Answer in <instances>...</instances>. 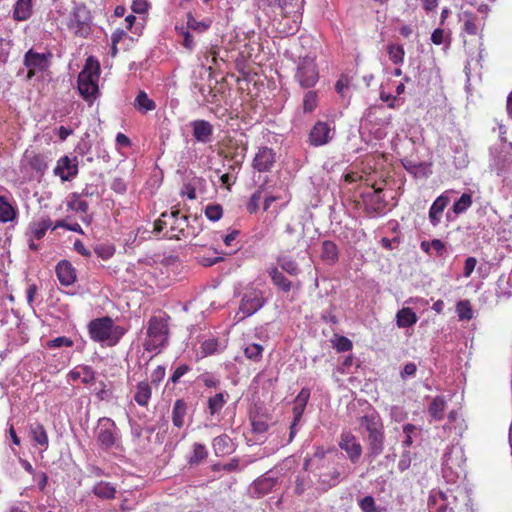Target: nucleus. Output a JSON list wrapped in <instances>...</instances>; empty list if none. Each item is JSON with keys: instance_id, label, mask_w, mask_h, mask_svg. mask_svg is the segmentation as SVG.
Wrapping results in <instances>:
<instances>
[{"instance_id": "64", "label": "nucleus", "mask_w": 512, "mask_h": 512, "mask_svg": "<svg viewBox=\"0 0 512 512\" xmlns=\"http://www.w3.org/2000/svg\"><path fill=\"white\" fill-rule=\"evenodd\" d=\"M431 41L435 45H441L444 42V30L436 28L431 34Z\"/></svg>"}, {"instance_id": "21", "label": "nucleus", "mask_w": 512, "mask_h": 512, "mask_svg": "<svg viewBox=\"0 0 512 512\" xmlns=\"http://www.w3.org/2000/svg\"><path fill=\"white\" fill-rule=\"evenodd\" d=\"M96 373L91 366L79 365L68 373V377L73 381L80 380L83 384H93L96 380Z\"/></svg>"}, {"instance_id": "41", "label": "nucleus", "mask_w": 512, "mask_h": 512, "mask_svg": "<svg viewBox=\"0 0 512 512\" xmlns=\"http://www.w3.org/2000/svg\"><path fill=\"white\" fill-rule=\"evenodd\" d=\"M319 478L323 484L334 487L340 482L341 473L337 468H332V470L320 473Z\"/></svg>"}, {"instance_id": "56", "label": "nucleus", "mask_w": 512, "mask_h": 512, "mask_svg": "<svg viewBox=\"0 0 512 512\" xmlns=\"http://www.w3.org/2000/svg\"><path fill=\"white\" fill-rule=\"evenodd\" d=\"M352 342L345 336H340L337 338V342L335 344V348L338 352H347L352 349Z\"/></svg>"}, {"instance_id": "4", "label": "nucleus", "mask_w": 512, "mask_h": 512, "mask_svg": "<svg viewBox=\"0 0 512 512\" xmlns=\"http://www.w3.org/2000/svg\"><path fill=\"white\" fill-rule=\"evenodd\" d=\"M100 76V63L93 56L86 59L85 66L78 75V90L81 96L92 103L98 95V80Z\"/></svg>"}, {"instance_id": "15", "label": "nucleus", "mask_w": 512, "mask_h": 512, "mask_svg": "<svg viewBox=\"0 0 512 512\" xmlns=\"http://www.w3.org/2000/svg\"><path fill=\"white\" fill-rule=\"evenodd\" d=\"M373 191L363 195L366 211L370 213H382L386 208V201L382 195V188L372 185Z\"/></svg>"}, {"instance_id": "32", "label": "nucleus", "mask_w": 512, "mask_h": 512, "mask_svg": "<svg viewBox=\"0 0 512 512\" xmlns=\"http://www.w3.org/2000/svg\"><path fill=\"white\" fill-rule=\"evenodd\" d=\"M339 252L337 245L331 240H325L322 243L321 259L329 264H335L338 261Z\"/></svg>"}, {"instance_id": "20", "label": "nucleus", "mask_w": 512, "mask_h": 512, "mask_svg": "<svg viewBox=\"0 0 512 512\" xmlns=\"http://www.w3.org/2000/svg\"><path fill=\"white\" fill-rule=\"evenodd\" d=\"M302 238L303 230H298L295 226L287 224L281 241L286 251H292L298 247Z\"/></svg>"}, {"instance_id": "55", "label": "nucleus", "mask_w": 512, "mask_h": 512, "mask_svg": "<svg viewBox=\"0 0 512 512\" xmlns=\"http://www.w3.org/2000/svg\"><path fill=\"white\" fill-rule=\"evenodd\" d=\"M65 228L69 231L83 233L81 226L78 223L69 224L65 220H57L52 227V230H56L57 228Z\"/></svg>"}, {"instance_id": "1", "label": "nucleus", "mask_w": 512, "mask_h": 512, "mask_svg": "<svg viewBox=\"0 0 512 512\" xmlns=\"http://www.w3.org/2000/svg\"><path fill=\"white\" fill-rule=\"evenodd\" d=\"M203 230L200 217H190L180 213L179 205L171 208L170 212H163L154 222L153 232L162 234L169 240H188L197 237Z\"/></svg>"}, {"instance_id": "13", "label": "nucleus", "mask_w": 512, "mask_h": 512, "mask_svg": "<svg viewBox=\"0 0 512 512\" xmlns=\"http://www.w3.org/2000/svg\"><path fill=\"white\" fill-rule=\"evenodd\" d=\"M276 152L267 146H262L256 152L252 161V167L262 173L270 172L276 163Z\"/></svg>"}, {"instance_id": "51", "label": "nucleus", "mask_w": 512, "mask_h": 512, "mask_svg": "<svg viewBox=\"0 0 512 512\" xmlns=\"http://www.w3.org/2000/svg\"><path fill=\"white\" fill-rule=\"evenodd\" d=\"M218 348V341L214 338L205 340L201 345V353L203 356L214 354Z\"/></svg>"}, {"instance_id": "44", "label": "nucleus", "mask_w": 512, "mask_h": 512, "mask_svg": "<svg viewBox=\"0 0 512 512\" xmlns=\"http://www.w3.org/2000/svg\"><path fill=\"white\" fill-rule=\"evenodd\" d=\"M456 313L460 320H471L473 310L469 300H461L456 304Z\"/></svg>"}, {"instance_id": "9", "label": "nucleus", "mask_w": 512, "mask_h": 512, "mask_svg": "<svg viewBox=\"0 0 512 512\" xmlns=\"http://www.w3.org/2000/svg\"><path fill=\"white\" fill-rule=\"evenodd\" d=\"M51 53H38L32 49L24 55V65L28 68L27 79H32L37 72H43L49 68Z\"/></svg>"}, {"instance_id": "17", "label": "nucleus", "mask_w": 512, "mask_h": 512, "mask_svg": "<svg viewBox=\"0 0 512 512\" xmlns=\"http://www.w3.org/2000/svg\"><path fill=\"white\" fill-rule=\"evenodd\" d=\"M55 272L58 281L63 286H70L77 279L76 270L68 260H61L56 265Z\"/></svg>"}, {"instance_id": "35", "label": "nucleus", "mask_w": 512, "mask_h": 512, "mask_svg": "<svg viewBox=\"0 0 512 512\" xmlns=\"http://www.w3.org/2000/svg\"><path fill=\"white\" fill-rule=\"evenodd\" d=\"M386 51L389 56V60L395 65H401L405 59V49L403 45L396 43H389L386 46Z\"/></svg>"}, {"instance_id": "50", "label": "nucleus", "mask_w": 512, "mask_h": 512, "mask_svg": "<svg viewBox=\"0 0 512 512\" xmlns=\"http://www.w3.org/2000/svg\"><path fill=\"white\" fill-rule=\"evenodd\" d=\"M72 339L66 337V336H59L54 339H51L47 341L46 347L50 349H56L60 347H72L73 346Z\"/></svg>"}, {"instance_id": "2", "label": "nucleus", "mask_w": 512, "mask_h": 512, "mask_svg": "<svg viewBox=\"0 0 512 512\" xmlns=\"http://www.w3.org/2000/svg\"><path fill=\"white\" fill-rule=\"evenodd\" d=\"M359 425L363 427L368 433V458L373 461L384 450V425L378 413L373 412L361 416L359 419Z\"/></svg>"}, {"instance_id": "18", "label": "nucleus", "mask_w": 512, "mask_h": 512, "mask_svg": "<svg viewBox=\"0 0 512 512\" xmlns=\"http://www.w3.org/2000/svg\"><path fill=\"white\" fill-rule=\"evenodd\" d=\"M29 437L35 446H39L42 451L49 447V437L44 425L40 422H34L29 425Z\"/></svg>"}, {"instance_id": "49", "label": "nucleus", "mask_w": 512, "mask_h": 512, "mask_svg": "<svg viewBox=\"0 0 512 512\" xmlns=\"http://www.w3.org/2000/svg\"><path fill=\"white\" fill-rule=\"evenodd\" d=\"M204 213L209 220L215 222L222 218L223 208L220 204H208Z\"/></svg>"}, {"instance_id": "16", "label": "nucleus", "mask_w": 512, "mask_h": 512, "mask_svg": "<svg viewBox=\"0 0 512 512\" xmlns=\"http://www.w3.org/2000/svg\"><path fill=\"white\" fill-rule=\"evenodd\" d=\"M24 159L28 166L36 173L43 175L48 168V153L26 150Z\"/></svg>"}, {"instance_id": "52", "label": "nucleus", "mask_w": 512, "mask_h": 512, "mask_svg": "<svg viewBox=\"0 0 512 512\" xmlns=\"http://www.w3.org/2000/svg\"><path fill=\"white\" fill-rule=\"evenodd\" d=\"M165 375H166V368L163 365L157 366L151 373L150 384L157 386L164 379Z\"/></svg>"}, {"instance_id": "5", "label": "nucleus", "mask_w": 512, "mask_h": 512, "mask_svg": "<svg viewBox=\"0 0 512 512\" xmlns=\"http://www.w3.org/2000/svg\"><path fill=\"white\" fill-rule=\"evenodd\" d=\"M319 69L316 63V55L308 53L303 57H299L296 71L294 74L295 81L303 89L314 87L319 80Z\"/></svg>"}, {"instance_id": "40", "label": "nucleus", "mask_w": 512, "mask_h": 512, "mask_svg": "<svg viewBox=\"0 0 512 512\" xmlns=\"http://www.w3.org/2000/svg\"><path fill=\"white\" fill-rule=\"evenodd\" d=\"M226 404V399L224 393H216L214 396L208 399V410L210 415H215L219 413L224 405Z\"/></svg>"}, {"instance_id": "59", "label": "nucleus", "mask_w": 512, "mask_h": 512, "mask_svg": "<svg viewBox=\"0 0 512 512\" xmlns=\"http://www.w3.org/2000/svg\"><path fill=\"white\" fill-rule=\"evenodd\" d=\"M476 265H477V259L475 257L470 256V257L466 258L465 263H464L463 275L465 277H470L471 274L473 273Z\"/></svg>"}, {"instance_id": "57", "label": "nucleus", "mask_w": 512, "mask_h": 512, "mask_svg": "<svg viewBox=\"0 0 512 512\" xmlns=\"http://www.w3.org/2000/svg\"><path fill=\"white\" fill-rule=\"evenodd\" d=\"M379 98L381 101L387 103V106L390 109H396L398 107L397 96L391 95L390 93H387L385 91H380Z\"/></svg>"}, {"instance_id": "10", "label": "nucleus", "mask_w": 512, "mask_h": 512, "mask_svg": "<svg viewBox=\"0 0 512 512\" xmlns=\"http://www.w3.org/2000/svg\"><path fill=\"white\" fill-rule=\"evenodd\" d=\"M335 132V127L327 121H317L311 128L308 141L311 146L319 147L328 144Z\"/></svg>"}, {"instance_id": "54", "label": "nucleus", "mask_w": 512, "mask_h": 512, "mask_svg": "<svg viewBox=\"0 0 512 512\" xmlns=\"http://www.w3.org/2000/svg\"><path fill=\"white\" fill-rule=\"evenodd\" d=\"M191 370L190 366L187 364H180L172 373L170 377V381L173 384H176L179 382L182 376H184L187 372Z\"/></svg>"}, {"instance_id": "22", "label": "nucleus", "mask_w": 512, "mask_h": 512, "mask_svg": "<svg viewBox=\"0 0 512 512\" xmlns=\"http://www.w3.org/2000/svg\"><path fill=\"white\" fill-rule=\"evenodd\" d=\"M53 222L49 216H43L29 224L28 230L32 238L42 239L48 229H52Z\"/></svg>"}, {"instance_id": "12", "label": "nucleus", "mask_w": 512, "mask_h": 512, "mask_svg": "<svg viewBox=\"0 0 512 512\" xmlns=\"http://www.w3.org/2000/svg\"><path fill=\"white\" fill-rule=\"evenodd\" d=\"M339 447L346 452L352 463H357L362 455V446L356 436L350 431H344L340 435Z\"/></svg>"}, {"instance_id": "31", "label": "nucleus", "mask_w": 512, "mask_h": 512, "mask_svg": "<svg viewBox=\"0 0 512 512\" xmlns=\"http://www.w3.org/2000/svg\"><path fill=\"white\" fill-rule=\"evenodd\" d=\"M93 494L103 500H111L115 498L116 488L109 482L100 481L93 486Z\"/></svg>"}, {"instance_id": "48", "label": "nucleus", "mask_w": 512, "mask_h": 512, "mask_svg": "<svg viewBox=\"0 0 512 512\" xmlns=\"http://www.w3.org/2000/svg\"><path fill=\"white\" fill-rule=\"evenodd\" d=\"M359 508L362 512H381L380 508L376 505L375 499L368 495L358 501Z\"/></svg>"}, {"instance_id": "6", "label": "nucleus", "mask_w": 512, "mask_h": 512, "mask_svg": "<svg viewBox=\"0 0 512 512\" xmlns=\"http://www.w3.org/2000/svg\"><path fill=\"white\" fill-rule=\"evenodd\" d=\"M169 328L167 321L158 316H152L148 321L145 349L153 351L167 345Z\"/></svg>"}, {"instance_id": "7", "label": "nucleus", "mask_w": 512, "mask_h": 512, "mask_svg": "<svg viewBox=\"0 0 512 512\" xmlns=\"http://www.w3.org/2000/svg\"><path fill=\"white\" fill-rule=\"evenodd\" d=\"M92 16L84 4L76 5L70 15L68 29L76 36L87 38L92 31Z\"/></svg>"}, {"instance_id": "30", "label": "nucleus", "mask_w": 512, "mask_h": 512, "mask_svg": "<svg viewBox=\"0 0 512 512\" xmlns=\"http://www.w3.org/2000/svg\"><path fill=\"white\" fill-rule=\"evenodd\" d=\"M187 403L183 399H177L172 408V422L177 428L184 426V418L187 414Z\"/></svg>"}, {"instance_id": "47", "label": "nucleus", "mask_w": 512, "mask_h": 512, "mask_svg": "<svg viewBox=\"0 0 512 512\" xmlns=\"http://www.w3.org/2000/svg\"><path fill=\"white\" fill-rule=\"evenodd\" d=\"M69 209L77 212L86 214L88 212L89 205L87 201L82 200L79 196L73 195V198L68 202Z\"/></svg>"}, {"instance_id": "37", "label": "nucleus", "mask_w": 512, "mask_h": 512, "mask_svg": "<svg viewBox=\"0 0 512 512\" xmlns=\"http://www.w3.org/2000/svg\"><path fill=\"white\" fill-rule=\"evenodd\" d=\"M495 294L498 299L508 300L512 298L511 282L506 279L505 275H501L496 282Z\"/></svg>"}, {"instance_id": "43", "label": "nucleus", "mask_w": 512, "mask_h": 512, "mask_svg": "<svg viewBox=\"0 0 512 512\" xmlns=\"http://www.w3.org/2000/svg\"><path fill=\"white\" fill-rule=\"evenodd\" d=\"M264 348L262 345L257 343H252L246 346L244 349V354L247 359L259 362L262 359Z\"/></svg>"}, {"instance_id": "36", "label": "nucleus", "mask_w": 512, "mask_h": 512, "mask_svg": "<svg viewBox=\"0 0 512 512\" xmlns=\"http://www.w3.org/2000/svg\"><path fill=\"white\" fill-rule=\"evenodd\" d=\"M17 216V210L13 207L6 197L0 196V222L7 223L13 221Z\"/></svg>"}, {"instance_id": "58", "label": "nucleus", "mask_w": 512, "mask_h": 512, "mask_svg": "<svg viewBox=\"0 0 512 512\" xmlns=\"http://www.w3.org/2000/svg\"><path fill=\"white\" fill-rule=\"evenodd\" d=\"M149 3L147 0H133L131 9L137 14H143L148 11Z\"/></svg>"}, {"instance_id": "27", "label": "nucleus", "mask_w": 512, "mask_h": 512, "mask_svg": "<svg viewBox=\"0 0 512 512\" xmlns=\"http://www.w3.org/2000/svg\"><path fill=\"white\" fill-rule=\"evenodd\" d=\"M418 321L417 314L410 307L400 309L396 314V324L399 328H408Z\"/></svg>"}, {"instance_id": "28", "label": "nucleus", "mask_w": 512, "mask_h": 512, "mask_svg": "<svg viewBox=\"0 0 512 512\" xmlns=\"http://www.w3.org/2000/svg\"><path fill=\"white\" fill-rule=\"evenodd\" d=\"M212 446L216 456L228 455L233 451L232 440L226 434L215 437Z\"/></svg>"}, {"instance_id": "25", "label": "nucleus", "mask_w": 512, "mask_h": 512, "mask_svg": "<svg viewBox=\"0 0 512 512\" xmlns=\"http://www.w3.org/2000/svg\"><path fill=\"white\" fill-rule=\"evenodd\" d=\"M267 273L272 283L282 292L288 293L292 288V282L276 266L269 267Z\"/></svg>"}, {"instance_id": "11", "label": "nucleus", "mask_w": 512, "mask_h": 512, "mask_svg": "<svg viewBox=\"0 0 512 512\" xmlns=\"http://www.w3.org/2000/svg\"><path fill=\"white\" fill-rule=\"evenodd\" d=\"M116 424L110 418H100L97 428V441L104 450L112 448L116 442Z\"/></svg>"}, {"instance_id": "3", "label": "nucleus", "mask_w": 512, "mask_h": 512, "mask_svg": "<svg viewBox=\"0 0 512 512\" xmlns=\"http://www.w3.org/2000/svg\"><path fill=\"white\" fill-rule=\"evenodd\" d=\"M88 332L93 341L114 346L125 334V329L114 325L112 318L105 316L90 321Z\"/></svg>"}, {"instance_id": "33", "label": "nucleus", "mask_w": 512, "mask_h": 512, "mask_svg": "<svg viewBox=\"0 0 512 512\" xmlns=\"http://www.w3.org/2000/svg\"><path fill=\"white\" fill-rule=\"evenodd\" d=\"M134 107L142 114H146L156 109V103L150 99L145 91H139L134 101Z\"/></svg>"}, {"instance_id": "24", "label": "nucleus", "mask_w": 512, "mask_h": 512, "mask_svg": "<svg viewBox=\"0 0 512 512\" xmlns=\"http://www.w3.org/2000/svg\"><path fill=\"white\" fill-rule=\"evenodd\" d=\"M152 396V385L148 381H140L135 386L134 401L141 407H147Z\"/></svg>"}, {"instance_id": "38", "label": "nucleus", "mask_w": 512, "mask_h": 512, "mask_svg": "<svg viewBox=\"0 0 512 512\" xmlns=\"http://www.w3.org/2000/svg\"><path fill=\"white\" fill-rule=\"evenodd\" d=\"M319 103L318 92L315 90L307 91L303 96V111L304 113H312L316 110Z\"/></svg>"}, {"instance_id": "62", "label": "nucleus", "mask_w": 512, "mask_h": 512, "mask_svg": "<svg viewBox=\"0 0 512 512\" xmlns=\"http://www.w3.org/2000/svg\"><path fill=\"white\" fill-rule=\"evenodd\" d=\"M417 371V366L413 362H409L405 364L403 370L401 371V377L405 379L406 377L415 376Z\"/></svg>"}, {"instance_id": "60", "label": "nucleus", "mask_w": 512, "mask_h": 512, "mask_svg": "<svg viewBox=\"0 0 512 512\" xmlns=\"http://www.w3.org/2000/svg\"><path fill=\"white\" fill-rule=\"evenodd\" d=\"M221 260H222V257H219V256H214V257L199 256V257H197L198 263L205 267L212 266Z\"/></svg>"}, {"instance_id": "53", "label": "nucleus", "mask_w": 512, "mask_h": 512, "mask_svg": "<svg viewBox=\"0 0 512 512\" xmlns=\"http://www.w3.org/2000/svg\"><path fill=\"white\" fill-rule=\"evenodd\" d=\"M95 253L99 258L108 260L114 255L115 249L113 246L102 245L95 248Z\"/></svg>"}, {"instance_id": "26", "label": "nucleus", "mask_w": 512, "mask_h": 512, "mask_svg": "<svg viewBox=\"0 0 512 512\" xmlns=\"http://www.w3.org/2000/svg\"><path fill=\"white\" fill-rule=\"evenodd\" d=\"M33 13L32 0H17L13 8V19L21 22L28 20Z\"/></svg>"}, {"instance_id": "42", "label": "nucleus", "mask_w": 512, "mask_h": 512, "mask_svg": "<svg viewBox=\"0 0 512 512\" xmlns=\"http://www.w3.org/2000/svg\"><path fill=\"white\" fill-rule=\"evenodd\" d=\"M472 196L468 193H463L461 197L453 204L452 210L456 215L462 214L468 210L472 205Z\"/></svg>"}, {"instance_id": "14", "label": "nucleus", "mask_w": 512, "mask_h": 512, "mask_svg": "<svg viewBox=\"0 0 512 512\" xmlns=\"http://www.w3.org/2000/svg\"><path fill=\"white\" fill-rule=\"evenodd\" d=\"M54 174L59 176L62 181H71L78 174L77 157L73 159L66 155L61 157L54 168Z\"/></svg>"}, {"instance_id": "45", "label": "nucleus", "mask_w": 512, "mask_h": 512, "mask_svg": "<svg viewBox=\"0 0 512 512\" xmlns=\"http://www.w3.org/2000/svg\"><path fill=\"white\" fill-rule=\"evenodd\" d=\"M208 456L207 449L205 445L201 443H195L193 445V454L189 459L190 464H199L203 460H205Z\"/></svg>"}, {"instance_id": "29", "label": "nucleus", "mask_w": 512, "mask_h": 512, "mask_svg": "<svg viewBox=\"0 0 512 512\" xmlns=\"http://www.w3.org/2000/svg\"><path fill=\"white\" fill-rule=\"evenodd\" d=\"M464 23L462 31L470 36H477L480 32L479 18L471 11L463 12Z\"/></svg>"}, {"instance_id": "23", "label": "nucleus", "mask_w": 512, "mask_h": 512, "mask_svg": "<svg viewBox=\"0 0 512 512\" xmlns=\"http://www.w3.org/2000/svg\"><path fill=\"white\" fill-rule=\"evenodd\" d=\"M449 203V198L444 195H440L436 198L429 209V220L432 226L436 227L441 223L442 215Z\"/></svg>"}, {"instance_id": "34", "label": "nucleus", "mask_w": 512, "mask_h": 512, "mask_svg": "<svg viewBox=\"0 0 512 512\" xmlns=\"http://www.w3.org/2000/svg\"><path fill=\"white\" fill-rule=\"evenodd\" d=\"M446 408V400L443 396H436L432 399L428 407L429 415L436 421H440L444 418V412Z\"/></svg>"}, {"instance_id": "8", "label": "nucleus", "mask_w": 512, "mask_h": 512, "mask_svg": "<svg viewBox=\"0 0 512 512\" xmlns=\"http://www.w3.org/2000/svg\"><path fill=\"white\" fill-rule=\"evenodd\" d=\"M265 303L266 299L261 290L247 289L241 299L237 315L241 314L240 319H245L260 310Z\"/></svg>"}, {"instance_id": "39", "label": "nucleus", "mask_w": 512, "mask_h": 512, "mask_svg": "<svg viewBox=\"0 0 512 512\" xmlns=\"http://www.w3.org/2000/svg\"><path fill=\"white\" fill-rule=\"evenodd\" d=\"M277 264L283 271L291 276H297L300 272L299 266L295 260L287 256H281L277 258Z\"/></svg>"}, {"instance_id": "19", "label": "nucleus", "mask_w": 512, "mask_h": 512, "mask_svg": "<svg viewBox=\"0 0 512 512\" xmlns=\"http://www.w3.org/2000/svg\"><path fill=\"white\" fill-rule=\"evenodd\" d=\"M193 136L196 141L201 143H208L212 139L213 126L206 120H195L191 123Z\"/></svg>"}, {"instance_id": "46", "label": "nucleus", "mask_w": 512, "mask_h": 512, "mask_svg": "<svg viewBox=\"0 0 512 512\" xmlns=\"http://www.w3.org/2000/svg\"><path fill=\"white\" fill-rule=\"evenodd\" d=\"M263 186H260L249 198L246 209L250 214H255L259 210V203L262 198Z\"/></svg>"}, {"instance_id": "63", "label": "nucleus", "mask_w": 512, "mask_h": 512, "mask_svg": "<svg viewBox=\"0 0 512 512\" xmlns=\"http://www.w3.org/2000/svg\"><path fill=\"white\" fill-rule=\"evenodd\" d=\"M305 408H306V405L294 402V406H293V416H294L293 417V421L300 422V420H301V418L303 416V413L305 411Z\"/></svg>"}, {"instance_id": "61", "label": "nucleus", "mask_w": 512, "mask_h": 512, "mask_svg": "<svg viewBox=\"0 0 512 512\" xmlns=\"http://www.w3.org/2000/svg\"><path fill=\"white\" fill-rule=\"evenodd\" d=\"M111 189L114 190L117 193H124L127 189L126 183L122 178H114L111 183Z\"/></svg>"}]
</instances>
